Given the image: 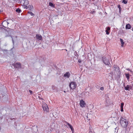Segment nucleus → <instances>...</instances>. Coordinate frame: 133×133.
Returning <instances> with one entry per match:
<instances>
[{"label": "nucleus", "mask_w": 133, "mask_h": 133, "mask_svg": "<svg viewBox=\"0 0 133 133\" xmlns=\"http://www.w3.org/2000/svg\"><path fill=\"white\" fill-rule=\"evenodd\" d=\"M120 123L121 126L124 128H126L128 124V121L127 120L123 117L121 118Z\"/></svg>", "instance_id": "nucleus-1"}, {"label": "nucleus", "mask_w": 133, "mask_h": 133, "mask_svg": "<svg viewBox=\"0 0 133 133\" xmlns=\"http://www.w3.org/2000/svg\"><path fill=\"white\" fill-rule=\"evenodd\" d=\"M76 85L75 82H71L69 85V87L72 90H74L75 88Z\"/></svg>", "instance_id": "nucleus-2"}, {"label": "nucleus", "mask_w": 133, "mask_h": 133, "mask_svg": "<svg viewBox=\"0 0 133 133\" xmlns=\"http://www.w3.org/2000/svg\"><path fill=\"white\" fill-rule=\"evenodd\" d=\"M42 107L44 111H46L47 112L48 111L49 108L48 107L45 103H44L43 104Z\"/></svg>", "instance_id": "nucleus-3"}, {"label": "nucleus", "mask_w": 133, "mask_h": 133, "mask_svg": "<svg viewBox=\"0 0 133 133\" xmlns=\"http://www.w3.org/2000/svg\"><path fill=\"white\" fill-rule=\"evenodd\" d=\"M103 61V63L106 65H109L110 62L109 60L107 59L106 57L103 56L102 57Z\"/></svg>", "instance_id": "nucleus-4"}, {"label": "nucleus", "mask_w": 133, "mask_h": 133, "mask_svg": "<svg viewBox=\"0 0 133 133\" xmlns=\"http://www.w3.org/2000/svg\"><path fill=\"white\" fill-rule=\"evenodd\" d=\"M14 67L17 68H21V64L19 63H16L14 64Z\"/></svg>", "instance_id": "nucleus-5"}, {"label": "nucleus", "mask_w": 133, "mask_h": 133, "mask_svg": "<svg viewBox=\"0 0 133 133\" xmlns=\"http://www.w3.org/2000/svg\"><path fill=\"white\" fill-rule=\"evenodd\" d=\"M70 75V73L68 72H66L64 74L63 77L65 78H69Z\"/></svg>", "instance_id": "nucleus-6"}, {"label": "nucleus", "mask_w": 133, "mask_h": 133, "mask_svg": "<svg viewBox=\"0 0 133 133\" xmlns=\"http://www.w3.org/2000/svg\"><path fill=\"white\" fill-rule=\"evenodd\" d=\"M36 38L37 39L38 41L42 40V37L41 35L38 34H36Z\"/></svg>", "instance_id": "nucleus-7"}, {"label": "nucleus", "mask_w": 133, "mask_h": 133, "mask_svg": "<svg viewBox=\"0 0 133 133\" xmlns=\"http://www.w3.org/2000/svg\"><path fill=\"white\" fill-rule=\"evenodd\" d=\"M132 89V87L129 85H127L126 86L124 87V89L126 90L129 91L130 90Z\"/></svg>", "instance_id": "nucleus-8"}, {"label": "nucleus", "mask_w": 133, "mask_h": 133, "mask_svg": "<svg viewBox=\"0 0 133 133\" xmlns=\"http://www.w3.org/2000/svg\"><path fill=\"white\" fill-rule=\"evenodd\" d=\"M85 102L82 99H81L80 101L79 105L82 107H84L85 105Z\"/></svg>", "instance_id": "nucleus-9"}, {"label": "nucleus", "mask_w": 133, "mask_h": 133, "mask_svg": "<svg viewBox=\"0 0 133 133\" xmlns=\"http://www.w3.org/2000/svg\"><path fill=\"white\" fill-rule=\"evenodd\" d=\"M115 70L116 71L117 73L118 74H120L121 73V72L119 69V68L118 67L117 68L115 69Z\"/></svg>", "instance_id": "nucleus-10"}, {"label": "nucleus", "mask_w": 133, "mask_h": 133, "mask_svg": "<svg viewBox=\"0 0 133 133\" xmlns=\"http://www.w3.org/2000/svg\"><path fill=\"white\" fill-rule=\"evenodd\" d=\"M131 28V25L129 24H127L126 25L125 28L127 29H130Z\"/></svg>", "instance_id": "nucleus-11"}, {"label": "nucleus", "mask_w": 133, "mask_h": 133, "mask_svg": "<svg viewBox=\"0 0 133 133\" xmlns=\"http://www.w3.org/2000/svg\"><path fill=\"white\" fill-rule=\"evenodd\" d=\"M120 40L121 44V46L123 47L124 46V42H123V40L121 38H120Z\"/></svg>", "instance_id": "nucleus-12"}, {"label": "nucleus", "mask_w": 133, "mask_h": 133, "mask_svg": "<svg viewBox=\"0 0 133 133\" xmlns=\"http://www.w3.org/2000/svg\"><path fill=\"white\" fill-rule=\"evenodd\" d=\"M49 5L51 7H54L55 5L51 2L49 3Z\"/></svg>", "instance_id": "nucleus-13"}, {"label": "nucleus", "mask_w": 133, "mask_h": 133, "mask_svg": "<svg viewBox=\"0 0 133 133\" xmlns=\"http://www.w3.org/2000/svg\"><path fill=\"white\" fill-rule=\"evenodd\" d=\"M28 7L29 9L30 10H31L33 9V6L32 5H29Z\"/></svg>", "instance_id": "nucleus-14"}, {"label": "nucleus", "mask_w": 133, "mask_h": 133, "mask_svg": "<svg viewBox=\"0 0 133 133\" xmlns=\"http://www.w3.org/2000/svg\"><path fill=\"white\" fill-rule=\"evenodd\" d=\"M125 75L126 77L127 78V80H129L130 78L129 76H130V75L129 74H125Z\"/></svg>", "instance_id": "nucleus-15"}, {"label": "nucleus", "mask_w": 133, "mask_h": 133, "mask_svg": "<svg viewBox=\"0 0 133 133\" xmlns=\"http://www.w3.org/2000/svg\"><path fill=\"white\" fill-rule=\"evenodd\" d=\"M28 0H25V1L24 2V3L23 4L24 6H25L26 5H27L28 4Z\"/></svg>", "instance_id": "nucleus-16"}, {"label": "nucleus", "mask_w": 133, "mask_h": 133, "mask_svg": "<svg viewBox=\"0 0 133 133\" xmlns=\"http://www.w3.org/2000/svg\"><path fill=\"white\" fill-rule=\"evenodd\" d=\"M28 14H30L32 16H34V14L31 12L28 11Z\"/></svg>", "instance_id": "nucleus-17"}, {"label": "nucleus", "mask_w": 133, "mask_h": 133, "mask_svg": "<svg viewBox=\"0 0 133 133\" xmlns=\"http://www.w3.org/2000/svg\"><path fill=\"white\" fill-rule=\"evenodd\" d=\"M21 10L19 9H17L16 10V11L19 13L20 12H21Z\"/></svg>", "instance_id": "nucleus-18"}, {"label": "nucleus", "mask_w": 133, "mask_h": 133, "mask_svg": "<svg viewBox=\"0 0 133 133\" xmlns=\"http://www.w3.org/2000/svg\"><path fill=\"white\" fill-rule=\"evenodd\" d=\"M122 2L124 3V4H126L128 2V1L127 0H123Z\"/></svg>", "instance_id": "nucleus-19"}, {"label": "nucleus", "mask_w": 133, "mask_h": 133, "mask_svg": "<svg viewBox=\"0 0 133 133\" xmlns=\"http://www.w3.org/2000/svg\"><path fill=\"white\" fill-rule=\"evenodd\" d=\"M3 23V24H7V25H8L9 23L8 22H7L6 21H4Z\"/></svg>", "instance_id": "nucleus-20"}, {"label": "nucleus", "mask_w": 133, "mask_h": 133, "mask_svg": "<svg viewBox=\"0 0 133 133\" xmlns=\"http://www.w3.org/2000/svg\"><path fill=\"white\" fill-rule=\"evenodd\" d=\"M70 128L71 129L72 132L73 133L74 132V128H73V127H72V126H71V127H70Z\"/></svg>", "instance_id": "nucleus-21"}, {"label": "nucleus", "mask_w": 133, "mask_h": 133, "mask_svg": "<svg viewBox=\"0 0 133 133\" xmlns=\"http://www.w3.org/2000/svg\"><path fill=\"white\" fill-rule=\"evenodd\" d=\"M124 105V103L123 102L121 103V108H123Z\"/></svg>", "instance_id": "nucleus-22"}, {"label": "nucleus", "mask_w": 133, "mask_h": 133, "mask_svg": "<svg viewBox=\"0 0 133 133\" xmlns=\"http://www.w3.org/2000/svg\"><path fill=\"white\" fill-rule=\"evenodd\" d=\"M67 125H68V127L69 128L71 127L72 126L69 123H66Z\"/></svg>", "instance_id": "nucleus-23"}, {"label": "nucleus", "mask_w": 133, "mask_h": 133, "mask_svg": "<svg viewBox=\"0 0 133 133\" xmlns=\"http://www.w3.org/2000/svg\"><path fill=\"white\" fill-rule=\"evenodd\" d=\"M106 30H107V31H109L110 30V28L109 27H107L106 28Z\"/></svg>", "instance_id": "nucleus-24"}, {"label": "nucleus", "mask_w": 133, "mask_h": 133, "mask_svg": "<svg viewBox=\"0 0 133 133\" xmlns=\"http://www.w3.org/2000/svg\"><path fill=\"white\" fill-rule=\"evenodd\" d=\"M114 68V69H116L118 67L117 65H114L113 66Z\"/></svg>", "instance_id": "nucleus-25"}, {"label": "nucleus", "mask_w": 133, "mask_h": 133, "mask_svg": "<svg viewBox=\"0 0 133 133\" xmlns=\"http://www.w3.org/2000/svg\"><path fill=\"white\" fill-rule=\"evenodd\" d=\"M105 32H106V34L107 35H109V32L106 30H105Z\"/></svg>", "instance_id": "nucleus-26"}, {"label": "nucleus", "mask_w": 133, "mask_h": 133, "mask_svg": "<svg viewBox=\"0 0 133 133\" xmlns=\"http://www.w3.org/2000/svg\"><path fill=\"white\" fill-rule=\"evenodd\" d=\"M29 92L30 93V94H32V91L30 90H29Z\"/></svg>", "instance_id": "nucleus-27"}, {"label": "nucleus", "mask_w": 133, "mask_h": 133, "mask_svg": "<svg viewBox=\"0 0 133 133\" xmlns=\"http://www.w3.org/2000/svg\"><path fill=\"white\" fill-rule=\"evenodd\" d=\"M100 89L101 90L103 91L104 90V88L103 87H102L100 88Z\"/></svg>", "instance_id": "nucleus-28"}, {"label": "nucleus", "mask_w": 133, "mask_h": 133, "mask_svg": "<svg viewBox=\"0 0 133 133\" xmlns=\"http://www.w3.org/2000/svg\"><path fill=\"white\" fill-rule=\"evenodd\" d=\"M28 6H27V5L24 6V8L26 9H28Z\"/></svg>", "instance_id": "nucleus-29"}, {"label": "nucleus", "mask_w": 133, "mask_h": 133, "mask_svg": "<svg viewBox=\"0 0 133 133\" xmlns=\"http://www.w3.org/2000/svg\"><path fill=\"white\" fill-rule=\"evenodd\" d=\"M95 12V11H91L90 12V13L91 14H93Z\"/></svg>", "instance_id": "nucleus-30"}, {"label": "nucleus", "mask_w": 133, "mask_h": 133, "mask_svg": "<svg viewBox=\"0 0 133 133\" xmlns=\"http://www.w3.org/2000/svg\"><path fill=\"white\" fill-rule=\"evenodd\" d=\"M2 51L3 52H4V51H8V50H5V49H3L2 50Z\"/></svg>", "instance_id": "nucleus-31"}, {"label": "nucleus", "mask_w": 133, "mask_h": 133, "mask_svg": "<svg viewBox=\"0 0 133 133\" xmlns=\"http://www.w3.org/2000/svg\"><path fill=\"white\" fill-rule=\"evenodd\" d=\"M121 111L122 112L123 111V108H121Z\"/></svg>", "instance_id": "nucleus-32"}, {"label": "nucleus", "mask_w": 133, "mask_h": 133, "mask_svg": "<svg viewBox=\"0 0 133 133\" xmlns=\"http://www.w3.org/2000/svg\"><path fill=\"white\" fill-rule=\"evenodd\" d=\"M118 8H119V9H120L121 8L120 5H118Z\"/></svg>", "instance_id": "nucleus-33"}, {"label": "nucleus", "mask_w": 133, "mask_h": 133, "mask_svg": "<svg viewBox=\"0 0 133 133\" xmlns=\"http://www.w3.org/2000/svg\"><path fill=\"white\" fill-rule=\"evenodd\" d=\"M78 62L79 63H81V59H79Z\"/></svg>", "instance_id": "nucleus-34"}, {"label": "nucleus", "mask_w": 133, "mask_h": 133, "mask_svg": "<svg viewBox=\"0 0 133 133\" xmlns=\"http://www.w3.org/2000/svg\"><path fill=\"white\" fill-rule=\"evenodd\" d=\"M54 87H55V86H53L52 87V89H54Z\"/></svg>", "instance_id": "nucleus-35"}, {"label": "nucleus", "mask_w": 133, "mask_h": 133, "mask_svg": "<svg viewBox=\"0 0 133 133\" xmlns=\"http://www.w3.org/2000/svg\"><path fill=\"white\" fill-rule=\"evenodd\" d=\"M74 54L75 55V54H77V52H76V51H75V52H74Z\"/></svg>", "instance_id": "nucleus-36"}, {"label": "nucleus", "mask_w": 133, "mask_h": 133, "mask_svg": "<svg viewBox=\"0 0 133 133\" xmlns=\"http://www.w3.org/2000/svg\"><path fill=\"white\" fill-rule=\"evenodd\" d=\"M2 10H0V13L2 12Z\"/></svg>", "instance_id": "nucleus-37"}, {"label": "nucleus", "mask_w": 133, "mask_h": 133, "mask_svg": "<svg viewBox=\"0 0 133 133\" xmlns=\"http://www.w3.org/2000/svg\"><path fill=\"white\" fill-rule=\"evenodd\" d=\"M92 131H90L89 132V133H92Z\"/></svg>", "instance_id": "nucleus-38"}, {"label": "nucleus", "mask_w": 133, "mask_h": 133, "mask_svg": "<svg viewBox=\"0 0 133 133\" xmlns=\"http://www.w3.org/2000/svg\"><path fill=\"white\" fill-rule=\"evenodd\" d=\"M129 71H130V69H127Z\"/></svg>", "instance_id": "nucleus-39"}, {"label": "nucleus", "mask_w": 133, "mask_h": 133, "mask_svg": "<svg viewBox=\"0 0 133 133\" xmlns=\"http://www.w3.org/2000/svg\"><path fill=\"white\" fill-rule=\"evenodd\" d=\"M3 26L4 27H5V26L3 25Z\"/></svg>", "instance_id": "nucleus-40"}, {"label": "nucleus", "mask_w": 133, "mask_h": 133, "mask_svg": "<svg viewBox=\"0 0 133 133\" xmlns=\"http://www.w3.org/2000/svg\"><path fill=\"white\" fill-rule=\"evenodd\" d=\"M12 49H13V48H12V49H11V50H12Z\"/></svg>", "instance_id": "nucleus-41"}, {"label": "nucleus", "mask_w": 133, "mask_h": 133, "mask_svg": "<svg viewBox=\"0 0 133 133\" xmlns=\"http://www.w3.org/2000/svg\"><path fill=\"white\" fill-rule=\"evenodd\" d=\"M14 1H17V0H14Z\"/></svg>", "instance_id": "nucleus-42"}, {"label": "nucleus", "mask_w": 133, "mask_h": 133, "mask_svg": "<svg viewBox=\"0 0 133 133\" xmlns=\"http://www.w3.org/2000/svg\"><path fill=\"white\" fill-rule=\"evenodd\" d=\"M65 50L66 51H67V50L66 49H65Z\"/></svg>", "instance_id": "nucleus-43"}, {"label": "nucleus", "mask_w": 133, "mask_h": 133, "mask_svg": "<svg viewBox=\"0 0 133 133\" xmlns=\"http://www.w3.org/2000/svg\"><path fill=\"white\" fill-rule=\"evenodd\" d=\"M89 1H90V0H89Z\"/></svg>", "instance_id": "nucleus-44"}]
</instances>
